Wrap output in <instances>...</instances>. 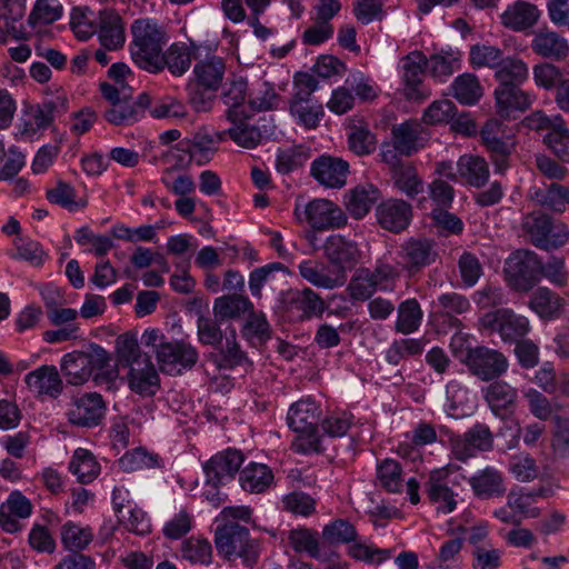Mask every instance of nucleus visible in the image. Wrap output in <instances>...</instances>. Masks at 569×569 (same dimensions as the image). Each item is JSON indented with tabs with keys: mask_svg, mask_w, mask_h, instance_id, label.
Listing matches in <instances>:
<instances>
[{
	"mask_svg": "<svg viewBox=\"0 0 569 569\" xmlns=\"http://www.w3.org/2000/svg\"><path fill=\"white\" fill-rule=\"evenodd\" d=\"M131 34L132 60L147 71L159 72L160 54L168 40L164 28L154 20L138 19L131 24Z\"/></svg>",
	"mask_w": 569,
	"mask_h": 569,
	"instance_id": "1",
	"label": "nucleus"
},
{
	"mask_svg": "<svg viewBox=\"0 0 569 569\" xmlns=\"http://www.w3.org/2000/svg\"><path fill=\"white\" fill-rule=\"evenodd\" d=\"M141 341L146 347L152 348L162 372L179 375L198 361L196 348L184 341H169L159 329H147Z\"/></svg>",
	"mask_w": 569,
	"mask_h": 569,
	"instance_id": "2",
	"label": "nucleus"
},
{
	"mask_svg": "<svg viewBox=\"0 0 569 569\" xmlns=\"http://www.w3.org/2000/svg\"><path fill=\"white\" fill-rule=\"evenodd\" d=\"M214 543L218 552L229 561L241 559L247 567H252L258 561L259 543L250 538V532L246 527L237 522L218 527Z\"/></svg>",
	"mask_w": 569,
	"mask_h": 569,
	"instance_id": "3",
	"label": "nucleus"
},
{
	"mask_svg": "<svg viewBox=\"0 0 569 569\" xmlns=\"http://www.w3.org/2000/svg\"><path fill=\"white\" fill-rule=\"evenodd\" d=\"M521 226L531 243L547 251L561 248L568 240L567 227L562 223H553L543 212L526 214Z\"/></svg>",
	"mask_w": 569,
	"mask_h": 569,
	"instance_id": "4",
	"label": "nucleus"
},
{
	"mask_svg": "<svg viewBox=\"0 0 569 569\" xmlns=\"http://www.w3.org/2000/svg\"><path fill=\"white\" fill-rule=\"evenodd\" d=\"M482 330L497 332L506 343H515L530 330L529 320L508 308L486 312L479 320Z\"/></svg>",
	"mask_w": 569,
	"mask_h": 569,
	"instance_id": "5",
	"label": "nucleus"
},
{
	"mask_svg": "<svg viewBox=\"0 0 569 569\" xmlns=\"http://www.w3.org/2000/svg\"><path fill=\"white\" fill-rule=\"evenodd\" d=\"M106 350L93 345L89 352L74 350L63 355L60 361V370L67 383L72 386L84 385L92 373L94 366H101L106 359Z\"/></svg>",
	"mask_w": 569,
	"mask_h": 569,
	"instance_id": "6",
	"label": "nucleus"
},
{
	"mask_svg": "<svg viewBox=\"0 0 569 569\" xmlns=\"http://www.w3.org/2000/svg\"><path fill=\"white\" fill-rule=\"evenodd\" d=\"M465 363L471 375L487 382L501 378L509 368V360L505 353L486 346L469 348Z\"/></svg>",
	"mask_w": 569,
	"mask_h": 569,
	"instance_id": "7",
	"label": "nucleus"
},
{
	"mask_svg": "<svg viewBox=\"0 0 569 569\" xmlns=\"http://www.w3.org/2000/svg\"><path fill=\"white\" fill-rule=\"evenodd\" d=\"M541 261L532 251H517L506 262L507 280L517 291H529L539 281Z\"/></svg>",
	"mask_w": 569,
	"mask_h": 569,
	"instance_id": "8",
	"label": "nucleus"
},
{
	"mask_svg": "<svg viewBox=\"0 0 569 569\" xmlns=\"http://www.w3.org/2000/svg\"><path fill=\"white\" fill-rule=\"evenodd\" d=\"M295 213L299 220H305L313 230L335 229L347 223L343 211L327 199H313L302 210L297 206Z\"/></svg>",
	"mask_w": 569,
	"mask_h": 569,
	"instance_id": "9",
	"label": "nucleus"
},
{
	"mask_svg": "<svg viewBox=\"0 0 569 569\" xmlns=\"http://www.w3.org/2000/svg\"><path fill=\"white\" fill-rule=\"evenodd\" d=\"M320 408L312 400H300L289 409L287 421L288 426L297 433L308 438V450H318L317 429L320 417ZM303 451L307 448L300 445Z\"/></svg>",
	"mask_w": 569,
	"mask_h": 569,
	"instance_id": "10",
	"label": "nucleus"
},
{
	"mask_svg": "<svg viewBox=\"0 0 569 569\" xmlns=\"http://www.w3.org/2000/svg\"><path fill=\"white\" fill-rule=\"evenodd\" d=\"M482 143L490 153L495 169L503 173L509 167V157L513 146L505 139V127L498 119H489L481 131Z\"/></svg>",
	"mask_w": 569,
	"mask_h": 569,
	"instance_id": "11",
	"label": "nucleus"
},
{
	"mask_svg": "<svg viewBox=\"0 0 569 569\" xmlns=\"http://www.w3.org/2000/svg\"><path fill=\"white\" fill-rule=\"evenodd\" d=\"M403 96L407 100L420 102L430 93L422 87L427 58L421 51H412L401 59Z\"/></svg>",
	"mask_w": 569,
	"mask_h": 569,
	"instance_id": "12",
	"label": "nucleus"
},
{
	"mask_svg": "<svg viewBox=\"0 0 569 569\" xmlns=\"http://www.w3.org/2000/svg\"><path fill=\"white\" fill-rule=\"evenodd\" d=\"M399 257L402 260V269L409 274L421 271L438 259L437 243L430 239H409L401 244Z\"/></svg>",
	"mask_w": 569,
	"mask_h": 569,
	"instance_id": "13",
	"label": "nucleus"
},
{
	"mask_svg": "<svg viewBox=\"0 0 569 569\" xmlns=\"http://www.w3.org/2000/svg\"><path fill=\"white\" fill-rule=\"evenodd\" d=\"M323 251L330 267L335 271H341L346 277L347 271L356 267L361 256L357 243L340 234L328 237Z\"/></svg>",
	"mask_w": 569,
	"mask_h": 569,
	"instance_id": "14",
	"label": "nucleus"
},
{
	"mask_svg": "<svg viewBox=\"0 0 569 569\" xmlns=\"http://www.w3.org/2000/svg\"><path fill=\"white\" fill-rule=\"evenodd\" d=\"M453 456L461 461L473 457L477 451H488L492 448L493 437L489 427L485 423H477L468 429L462 436L451 438Z\"/></svg>",
	"mask_w": 569,
	"mask_h": 569,
	"instance_id": "15",
	"label": "nucleus"
},
{
	"mask_svg": "<svg viewBox=\"0 0 569 569\" xmlns=\"http://www.w3.org/2000/svg\"><path fill=\"white\" fill-rule=\"evenodd\" d=\"M104 413L106 405L101 395L88 392L72 399L68 419L76 426L93 427L100 423Z\"/></svg>",
	"mask_w": 569,
	"mask_h": 569,
	"instance_id": "16",
	"label": "nucleus"
},
{
	"mask_svg": "<svg viewBox=\"0 0 569 569\" xmlns=\"http://www.w3.org/2000/svg\"><path fill=\"white\" fill-rule=\"evenodd\" d=\"M230 127L223 131L217 132L218 140H224L227 137L237 146L244 149H253L262 140L261 130L248 122L249 116L246 113L224 112Z\"/></svg>",
	"mask_w": 569,
	"mask_h": 569,
	"instance_id": "17",
	"label": "nucleus"
},
{
	"mask_svg": "<svg viewBox=\"0 0 569 569\" xmlns=\"http://www.w3.org/2000/svg\"><path fill=\"white\" fill-rule=\"evenodd\" d=\"M94 34L102 48L119 50L126 42V29L122 18L113 10H101L94 18Z\"/></svg>",
	"mask_w": 569,
	"mask_h": 569,
	"instance_id": "18",
	"label": "nucleus"
},
{
	"mask_svg": "<svg viewBox=\"0 0 569 569\" xmlns=\"http://www.w3.org/2000/svg\"><path fill=\"white\" fill-rule=\"evenodd\" d=\"M482 396L491 412L501 418L515 410L519 399L518 389L500 378L482 388Z\"/></svg>",
	"mask_w": 569,
	"mask_h": 569,
	"instance_id": "19",
	"label": "nucleus"
},
{
	"mask_svg": "<svg viewBox=\"0 0 569 569\" xmlns=\"http://www.w3.org/2000/svg\"><path fill=\"white\" fill-rule=\"evenodd\" d=\"M24 383L34 397L58 398L63 391V381L56 366L43 365L24 376Z\"/></svg>",
	"mask_w": 569,
	"mask_h": 569,
	"instance_id": "20",
	"label": "nucleus"
},
{
	"mask_svg": "<svg viewBox=\"0 0 569 569\" xmlns=\"http://www.w3.org/2000/svg\"><path fill=\"white\" fill-rule=\"evenodd\" d=\"M447 478V470L436 469L429 473L428 480L425 482V492L429 502L443 515L451 513L458 503L457 495L449 488Z\"/></svg>",
	"mask_w": 569,
	"mask_h": 569,
	"instance_id": "21",
	"label": "nucleus"
},
{
	"mask_svg": "<svg viewBox=\"0 0 569 569\" xmlns=\"http://www.w3.org/2000/svg\"><path fill=\"white\" fill-rule=\"evenodd\" d=\"M376 217L382 229L399 233L409 226L412 218V208L402 199L391 198L378 204Z\"/></svg>",
	"mask_w": 569,
	"mask_h": 569,
	"instance_id": "22",
	"label": "nucleus"
},
{
	"mask_svg": "<svg viewBox=\"0 0 569 569\" xmlns=\"http://www.w3.org/2000/svg\"><path fill=\"white\" fill-rule=\"evenodd\" d=\"M496 112L503 119H515L532 103V97L520 86L497 87L495 89Z\"/></svg>",
	"mask_w": 569,
	"mask_h": 569,
	"instance_id": "23",
	"label": "nucleus"
},
{
	"mask_svg": "<svg viewBox=\"0 0 569 569\" xmlns=\"http://www.w3.org/2000/svg\"><path fill=\"white\" fill-rule=\"evenodd\" d=\"M286 306L287 311L300 321L321 317L326 309L323 299L310 288L290 291Z\"/></svg>",
	"mask_w": 569,
	"mask_h": 569,
	"instance_id": "24",
	"label": "nucleus"
},
{
	"mask_svg": "<svg viewBox=\"0 0 569 569\" xmlns=\"http://www.w3.org/2000/svg\"><path fill=\"white\" fill-rule=\"evenodd\" d=\"M311 176L328 188H342L347 181L349 164L341 158L321 156L311 164Z\"/></svg>",
	"mask_w": 569,
	"mask_h": 569,
	"instance_id": "25",
	"label": "nucleus"
},
{
	"mask_svg": "<svg viewBox=\"0 0 569 569\" xmlns=\"http://www.w3.org/2000/svg\"><path fill=\"white\" fill-rule=\"evenodd\" d=\"M242 462L243 456L238 450L228 449L217 453L203 467L207 482L212 486V489H217L226 477L234 476Z\"/></svg>",
	"mask_w": 569,
	"mask_h": 569,
	"instance_id": "26",
	"label": "nucleus"
},
{
	"mask_svg": "<svg viewBox=\"0 0 569 569\" xmlns=\"http://www.w3.org/2000/svg\"><path fill=\"white\" fill-rule=\"evenodd\" d=\"M59 107L64 111V100L58 98L57 101H48L26 111L22 117L21 136L32 139L38 132L49 127Z\"/></svg>",
	"mask_w": 569,
	"mask_h": 569,
	"instance_id": "27",
	"label": "nucleus"
},
{
	"mask_svg": "<svg viewBox=\"0 0 569 569\" xmlns=\"http://www.w3.org/2000/svg\"><path fill=\"white\" fill-rule=\"evenodd\" d=\"M531 50L546 59L563 60L569 53V42L559 32L541 29L535 33L531 40Z\"/></svg>",
	"mask_w": 569,
	"mask_h": 569,
	"instance_id": "28",
	"label": "nucleus"
},
{
	"mask_svg": "<svg viewBox=\"0 0 569 569\" xmlns=\"http://www.w3.org/2000/svg\"><path fill=\"white\" fill-rule=\"evenodd\" d=\"M31 512V502L20 491H12L0 506V525L7 532H18L21 529L19 519L28 518Z\"/></svg>",
	"mask_w": 569,
	"mask_h": 569,
	"instance_id": "29",
	"label": "nucleus"
},
{
	"mask_svg": "<svg viewBox=\"0 0 569 569\" xmlns=\"http://www.w3.org/2000/svg\"><path fill=\"white\" fill-rule=\"evenodd\" d=\"M299 272L305 280L323 289L341 287L347 280L341 271H335L330 266L312 260L302 261L299 264Z\"/></svg>",
	"mask_w": 569,
	"mask_h": 569,
	"instance_id": "30",
	"label": "nucleus"
},
{
	"mask_svg": "<svg viewBox=\"0 0 569 569\" xmlns=\"http://www.w3.org/2000/svg\"><path fill=\"white\" fill-rule=\"evenodd\" d=\"M129 388L141 396H153L159 388V376L150 359L139 360L128 368Z\"/></svg>",
	"mask_w": 569,
	"mask_h": 569,
	"instance_id": "31",
	"label": "nucleus"
},
{
	"mask_svg": "<svg viewBox=\"0 0 569 569\" xmlns=\"http://www.w3.org/2000/svg\"><path fill=\"white\" fill-rule=\"evenodd\" d=\"M221 141L218 140L217 133L212 136L204 130H200L191 139L181 140L180 150L191 152L194 163L202 166L212 159Z\"/></svg>",
	"mask_w": 569,
	"mask_h": 569,
	"instance_id": "32",
	"label": "nucleus"
},
{
	"mask_svg": "<svg viewBox=\"0 0 569 569\" xmlns=\"http://www.w3.org/2000/svg\"><path fill=\"white\" fill-rule=\"evenodd\" d=\"M540 17L537 6L517 1L501 14V23L513 31H525L533 27Z\"/></svg>",
	"mask_w": 569,
	"mask_h": 569,
	"instance_id": "33",
	"label": "nucleus"
},
{
	"mask_svg": "<svg viewBox=\"0 0 569 569\" xmlns=\"http://www.w3.org/2000/svg\"><path fill=\"white\" fill-rule=\"evenodd\" d=\"M24 4L0 6V43L6 44L9 37L26 40L27 32L21 23L24 16Z\"/></svg>",
	"mask_w": 569,
	"mask_h": 569,
	"instance_id": "34",
	"label": "nucleus"
},
{
	"mask_svg": "<svg viewBox=\"0 0 569 569\" xmlns=\"http://www.w3.org/2000/svg\"><path fill=\"white\" fill-rule=\"evenodd\" d=\"M469 483L475 495L481 499L501 497L506 491L502 475L491 467L471 477Z\"/></svg>",
	"mask_w": 569,
	"mask_h": 569,
	"instance_id": "35",
	"label": "nucleus"
},
{
	"mask_svg": "<svg viewBox=\"0 0 569 569\" xmlns=\"http://www.w3.org/2000/svg\"><path fill=\"white\" fill-rule=\"evenodd\" d=\"M226 66L222 58L209 56L199 60L193 68V73L198 84L216 92L224 77Z\"/></svg>",
	"mask_w": 569,
	"mask_h": 569,
	"instance_id": "36",
	"label": "nucleus"
},
{
	"mask_svg": "<svg viewBox=\"0 0 569 569\" xmlns=\"http://www.w3.org/2000/svg\"><path fill=\"white\" fill-rule=\"evenodd\" d=\"M395 149L402 156H411L425 144L421 126L416 122H405L392 128Z\"/></svg>",
	"mask_w": 569,
	"mask_h": 569,
	"instance_id": "37",
	"label": "nucleus"
},
{
	"mask_svg": "<svg viewBox=\"0 0 569 569\" xmlns=\"http://www.w3.org/2000/svg\"><path fill=\"white\" fill-rule=\"evenodd\" d=\"M457 170L460 179L475 188L483 187L489 179L488 163L479 156H461L457 161Z\"/></svg>",
	"mask_w": 569,
	"mask_h": 569,
	"instance_id": "38",
	"label": "nucleus"
},
{
	"mask_svg": "<svg viewBox=\"0 0 569 569\" xmlns=\"http://www.w3.org/2000/svg\"><path fill=\"white\" fill-rule=\"evenodd\" d=\"M380 198V191L371 183L360 184L350 190L346 202L350 214L356 219L363 218Z\"/></svg>",
	"mask_w": 569,
	"mask_h": 569,
	"instance_id": "39",
	"label": "nucleus"
},
{
	"mask_svg": "<svg viewBox=\"0 0 569 569\" xmlns=\"http://www.w3.org/2000/svg\"><path fill=\"white\" fill-rule=\"evenodd\" d=\"M239 481L244 491L261 493L272 485L273 473L267 465L250 463L240 472Z\"/></svg>",
	"mask_w": 569,
	"mask_h": 569,
	"instance_id": "40",
	"label": "nucleus"
},
{
	"mask_svg": "<svg viewBox=\"0 0 569 569\" xmlns=\"http://www.w3.org/2000/svg\"><path fill=\"white\" fill-rule=\"evenodd\" d=\"M529 307L543 319L558 318L563 308V299L546 287H540L530 297Z\"/></svg>",
	"mask_w": 569,
	"mask_h": 569,
	"instance_id": "41",
	"label": "nucleus"
},
{
	"mask_svg": "<svg viewBox=\"0 0 569 569\" xmlns=\"http://www.w3.org/2000/svg\"><path fill=\"white\" fill-rule=\"evenodd\" d=\"M160 60L159 71L166 67L172 76L180 77L191 66L190 48L184 43H172L160 54Z\"/></svg>",
	"mask_w": 569,
	"mask_h": 569,
	"instance_id": "42",
	"label": "nucleus"
},
{
	"mask_svg": "<svg viewBox=\"0 0 569 569\" xmlns=\"http://www.w3.org/2000/svg\"><path fill=\"white\" fill-rule=\"evenodd\" d=\"M251 309V301L247 297L236 293L219 297L213 303L214 318L220 321L240 318Z\"/></svg>",
	"mask_w": 569,
	"mask_h": 569,
	"instance_id": "43",
	"label": "nucleus"
},
{
	"mask_svg": "<svg viewBox=\"0 0 569 569\" xmlns=\"http://www.w3.org/2000/svg\"><path fill=\"white\" fill-rule=\"evenodd\" d=\"M69 470L81 483L92 482L100 473V465L87 449L78 448L69 462Z\"/></svg>",
	"mask_w": 569,
	"mask_h": 569,
	"instance_id": "44",
	"label": "nucleus"
},
{
	"mask_svg": "<svg viewBox=\"0 0 569 569\" xmlns=\"http://www.w3.org/2000/svg\"><path fill=\"white\" fill-rule=\"evenodd\" d=\"M452 96L462 104L472 106L483 94L479 79L472 73L458 76L451 84Z\"/></svg>",
	"mask_w": 569,
	"mask_h": 569,
	"instance_id": "45",
	"label": "nucleus"
},
{
	"mask_svg": "<svg viewBox=\"0 0 569 569\" xmlns=\"http://www.w3.org/2000/svg\"><path fill=\"white\" fill-rule=\"evenodd\" d=\"M348 146L355 154L366 156L376 150L377 139L370 129L358 120L349 126Z\"/></svg>",
	"mask_w": 569,
	"mask_h": 569,
	"instance_id": "46",
	"label": "nucleus"
},
{
	"mask_svg": "<svg viewBox=\"0 0 569 569\" xmlns=\"http://www.w3.org/2000/svg\"><path fill=\"white\" fill-rule=\"evenodd\" d=\"M423 312L419 302L415 298L407 299L398 307L395 329L402 335L412 333L420 327Z\"/></svg>",
	"mask_w": 569,
	"mask_h": 569,
	"instance_id": "47",
	"label": "nucleus"
},
{
	"mask_svg": "<svg viewBox=\"0 0 569 569\" xmlns=\"http://www.w3.org/2000/svg\"><path fill=\"white\" fill-rule=\"evenodd\" d=\"M495 76L499 81L498 87L520 86L528 78V67L520 59L502 58Z\"/></svg>",
	"mask_w": 569,
	"mask_h": 569,
	"instance_id": "48",
	"label": "nucleus"
},
{
	"mask_svg": "<svg viewBox=\"0 0 569 569\" xmlns=\"http://www.w3.org/2000/svg\"><path fill=\"white\" fill-rule=\"evenodd\" d=\"M248 83L246 79L238 77L228 80L221 93V100L227 107L226 112L246 113L244 101L247 98Z\"/></svg>",
	"mask_w": 569,
	"mask_h": 569,
	"instance_id": "49",
	"label": "nucleus"
},
{
	"mask_svg": "<svg viewBox=\"0 0 569 569\" xmlns=\"http://www.w3.org/2000/svg\"><path fill=\"white\" fill-rule=\"evenodd\" d=\"M555 130L547 132L543 143L562 162L569 163V129L561 116H556Z\"/></svg>",
	"mask_w": 569,
	"mask_h": 569,
	"instance_id": "50",
	"label": "nucleus"
},
{
	"mask_svg": "<svg viewBox=\"0 0 569 569\" xmlns=\"http://www.w3.org/2000/svg\"><path fill=\"white\" fill-rule=\"evenodd\" d=\"M60 535L63 547L76 552L86 549L93 539L90 527H82L72 521L62 525Z\"/></svg>",
	"mask_w": 569,
	"mask_h": 569,
	"instance_id": "51",
	"label": "nucleus"
},
{
	"mask_svg": "<svg viewBox=\"0 0 569 569\" xmlns=\"http://www.w3.org/2000/svg\"><path fill=\"white\" fill-rule=\"evenodd\" d=\"M116 350L118 363L121 367L130 368L138 363L139 360L150 359L140 350L138 340L132 333L120 335L116 340Z\"/></svg>",
	"mask_w": 569,
	"mask_h": 569,
	"instance_id": "52",
	"label": "nucleus"
},
{
	"mask_svg": "<svg viewBox=\"0 0 569 569\" xmlns=\"http://www.w3.org/2000/svg\"><path fill=\"white\" fill-rule=\"evenodd\" d=\"M395 186L407 197L413 198L423 190V181L410 163L398 166L393 172Z\"/></svg>",
	"mask_w": 569,
	"mask_h": 569,
	"instance_id": "53",
	"label": "nucleus"
},
{
	"mask_svg": "<svg viewBox=\"0 0 569 569\" xmlns=\"http://www.w3.org/2000/svg\"><path fill=\"white\" fill-rule=\"evenodd\" d=\"M531 198L556 212H563L565 204L569 203V188L551 183L547 189H535Z\"/></svg>",
	"mask_w": 569,
	"mask_h": 569,
	"instance_id": "54",
	"label": "nucleus"
},
{
	"mask_svg": "<svg viewBox=\"0 0 569 569\" xmlns=\"http://www.w3.org/2000/svg\"><path fill=\"white\" fill-rule=\"evenodd\" d=\"M377 281H375L371 270L368 268H360L351 277L347 290L352 300L366 301L378 289Z\"/></svg>",
	"mask_w": 569,
	"mask_h": 569,
	"instance_id": "55",
	"label": "nucleus"
},
{
	"mask_svg": "<svg viewBox=\"0 0 569 569\" xmlns=\"http://www.w3.org/2000/svg\"><path fill=\"white\" fill-rule=\"evenodd\" d=\"M377 479L379 485L389 492H400L405 480L402 468L395 459H385L377 467Z\"/></svg>",
	"mask_w": 569,
	"mask_h": 569,
	"instance_id": "56",
	"label": "nucleus"
},
{
	"mask_svg": "<svg viewBox=\"0 0 569 569\" xmlns=\"http://www.w3.org/2000/svg\"><path fill=\"white\" fill-rule=\"evenodd\" d=\"M309 160V153L302 146L281 148L277 152L276 169L282 174L301 168Z\"/></svg>",
	"mask_w": 569,
	"mask_h": 569,
	"instance_id": "57",
	"label": "nucleus"
},
{
	"mask_svg": "<svg viewBox=\"0 0 569 569\" xmlns=\"http://www.w3.org/2000/svg\"><path fill=\"white\" fill-rule=\"evenodd\" d=\"M106 120L113 126H131L141 119V109L133 106V98L104 110Z\"/></svg>",
	"mask_w": 569,
	"mask_h": 569,
	"instance_id": "58",
	"label": "nucleus"
},
{
	"mask_svg": "<svg viewBox=\"0 0 569 569\" xmlns=\"http://www.w3.org/2000/svg\"><path fill=\"white\" fill-rule=\"evenodd\" d=\"M248 102L252 110L262 112L277 109L281 98L272 84L262 82L251 91Z\"/></svg>",
	"mask_w": 569,
	"mask_h": 569,
	"instance_id": "59",
	"label": "nucleus"
},
{
	"mask_svg": "<svg viewBox=\"0 0 569 569\" xmlns=\"http://www.w3.org/2000/svg\"><path fill=\"white\" fill-rule=\"evenodd\" d=\"M62 16V6L58 0H37L31 13L28 17V23L32 27L37 24H50Z\"/></svg>",
	"mask_w": 569,
	"mask_h": 569,
	"instance_id": "60",
	"label": "nucleus"
},
{
	"mask_svg": "<svg viewBox=\"0 0 569 569\" xmlns=\"http://www.w3.org/2000/svg\"><path fill=\"white\" fill-rule=\"evenodd\" d=\"M106 359L101 366H94V373H92V380L96 386L102 387L108 391H114L119 388L122 382L119 372V365L110 363L111 359L109 353L106 351Z\"/></svg>",
	"mask_w": 569,
	"mask_h": 569,
	"instance_id": "61",
	"label": "nucleus"
},
{
	"mask_svg": "<svg viewBox=\"0 0 569 569\" xmlns=\"http://www.w3.org/2000/svg\"><path fill=\"white\" fill-rule=\"evenodd\" d=\"M47 199L54 204H59L69 211H76L87 206L86 200H77L74 189L63 181H59L57 186L47 191Z\"/></svg>",
	"mask_w": 569,
	"mask_h": 569,
	"instance_id": "62",
	"label": "nucleus"
},
{
	"mask_svg": "<svg viewBox=\"0 0 569 569\" xmlns=\"http://www.w3.org/2000/svg\"><path fill=\"white\" fill-rule=\"evenodd\" d=\"M182 557L191 563L209 565L212 548L207 539L191 537L182 545Z\"/></svg>",
	"mask_w": 569,
	"mask_h": 569,
	"instance_id": "63",
	"label": "nucleus"
},
{
	"mask_svg": "<svg viewBox=\"0 0 569 569\" xmlns=\"http://www.w3.org/2000/svg\"><path fill=\"white\" fill-rule=\"evenodd\" d=\"M243 336L251 343H262L270 338V327L262 312L251 311L242 329Z\"/></svg>",
	"mask_w": 569,
	"mask_h": 569,
	"instance_id": "64",
	"label": "nucleus"
}]
</instances>
